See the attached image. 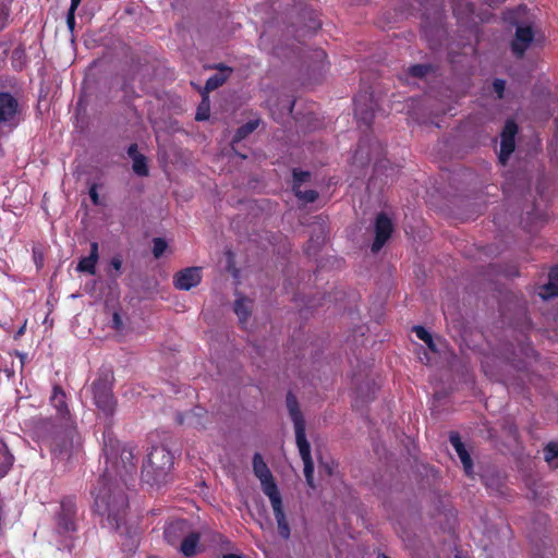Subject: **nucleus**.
I'll list each match as a JSON object with an SVG mask.
<instances>
[{
  "mask_svg": "<svg viewBox=\"0 0 558 558\" xmlns=\"http://www.w3.org/2000/svg\"><path fill=\"white\" fill-rule=\"evenodd\" d=\"M124 486L118 478L100 476L92 489L96 511L106 519L108 527L116 531L124 524L129 506Z\"/></svg>",
  "mask_w": 558,
  "mask_h": 558,
  "instance_id": "nucleus-1",
  "label": "nucleus"
},
{
  "mask_svg": "<svg viewBox=\"0 0 558 558\" xmlns=\"http://www.w3.org/2000/svg\"><path fill=\"white\" fill-rule=\"evenodd\" d=\"M104 456L106 462L105 473L101 476L118 478L125 483V476L133 473L136 468L133 448L121 445L109 430L104 433Z\"/></svg>",
  "mask_w": 558,
  "mask_h": 558,
  "instance_id": "nucleus-2",
  "label": "nucleus"
},
{
  "mask_svg": "<svg viewBox=\"0 0 558 558\" xmlns=\"http://www.w3.org/2000/svg\"><path fill=\"white\" fill-rule=\"evenodd\" d=\"M286 404L294 425L296 446L304 463V475L306 483L311 488H315L314 463L311 456V445L306 439L305 420L300 410L298 399L291 391L287 393Z\"/></svg>",
  "mask_w": 558,
  "mask_h": 558,
  "instance_id": "nucleus-3",
  "label": "nucleus"
},
{
  "mask_svg": "<svg viewBox=\"0 0 558 558\" xmlns=\"http://www.w3.org/2000/svg\"><path fill=\"white\" fill-rule=\"evenodd\" d=\"M173 465V456L165 447H155L142 468V480L150 486H160L168 482Z\"/></svg>",
  "mask_w": 558,
  "mask_h": 558,
  "instance_id": "nucleus-4",
  "label": "nucleus"
},
{
  "mask_svg": "<svg viewBox=\"0 0 558 558\" xmlns=\"http://www.w3.org/2000/svg\"><path fill=\"white\" fill-rule=\"evenodd\" d=\"M81 447V436L76 432L74 423H65L64 435H57L53 438L51 447L52 459L66 468L71 459L80 453Z\"/></svg>",
  "mask_w": 558,
  "mask_h": 558,
  "instance_id": "nucleus-5",
  "label": "nucleus"
},
{
  "mask_svg": "<svg viewBox=\"0 0 558 558\" xmlns=\"http://www.w3.org/2000/svg\"><path fill=\"white\" fill-rule=\"evenodd\" d=\"M92 390L96 407L107 418H110L114 414L117 401L108 376L96 379L92 385Z\"/></svg>",
  "mask_w": 558,
  "mask_h": 558,
  "instance_id": "nucleus-6",
  "label": "nucleus"
},
{
  "mask_svg": "<svg viewBox=\"0 0 558 558\" xmlns=\"http://www.w3.org/2000/svg\"><path fill=\"white\" fill-rule=\"evenodd\" d=\"M77 530V508L75 502L63 499L60 509L56 513V532L61 536L71 537Z\"/></svg>",
  "mask_w": 558,
  "mask_h": 558,
  "instance_id": "nucleus-7",
  "label": "nucleus"
},
{
  "mask_svg": "<svg viewBox=\"0 0 558 558\" xmlns=\"http://www.w3.org/2000/svg\"><path fill=\"white\" fill-rule=\"evenodd\" d=\"M21 122L19 99L9 92L0 90V128L13 129Z\"/></svg>",
  "mask_w": 558,
  "mask_h": 558,
  "instance_id": "nucleus-8",
  "label": "nucleus"
},
{
  "mask_svg": "<svg viewBox=\"0 0 558 558\" xmlns=\"http://www.w3.org/2000/svg\"><path fill=\"white\" fill-rule=\"evenodd\" d=\"M253 472L260 481L262 489L267 497L280 493L268 465L258 452L253 457Z\"/></svg>",
  "mask_w": 558,
  "mask_h": 558,
  "instance_id": "nucleus-9",
  "label": "nucleus"
},
{
  "mask_svg": "<svg viewBox=\"0 0 558 558\" xmlns=\"http://www.w3.org/2000/svg\"><path fill=\"white\" fill-rule=\"evenodd\" d=\"M535 38L533 22L515 28L514 36L510 43L513 56L522 59Z\"/></svg>",
  "mask_w": 558,
  "mask_h": 558,
  "instance_id": "nucleus-10",
  "label": "nucleus"
},
{
  "mask_svg": "<svg viewBox=\"0 0 558 558\" xmlns=\"http://www.w3.org/2000/svg\"><path fill=\"white\" fill-rule=\"evenodd\" d=\"M392 232V222L384 214H379L375 220V240L372 244V252L377 253L385 245Z\"/></svg>",
  "mask_w": 558,
  "mask_h": 558,
  "instance_id": "nucleus-11",
  "label": "nucleus"
},
{
  "mask_svg": "<svg viewBox=\"0 0 558 558\" xmlns=\"http://www.w3.org/2000/svg\"><path fill=\"white\" fill-rule=\"evenodd\" d=\"M518 132V126L513 121H507L501 132L499 160L506 163L510 155L513 153L515 144L514 136Z\"/></svg>",
  "mask_w": 558,
  "mask_h": 558,
  "instance_id": "nucleus-12",
  "label": "nucleus"
},
{
  "mask_svg": "<svg viewBox=\"0 0 558 558\" xmlns=\"http://www.w3.org/2000/svg\"><path fill=\"white\" fill-rule=\"evenodd\" d=\"M202 281V268L189 267L179 272L173 277V284L177 289L189 291L196 287Z\"/></svg>",
  "mask_w": 558,
  "mask_h": 558,
  "instance_id": "nucleus-13",
  "label": "nucleus"
},
{
  "mask_svg": "<svg viewBox=\"0 0 558 558\" xmlns=\"http://www.w3.org/2000/svg\"><path fill=\"white\" fill-rule=\"evenodd\" d=\"M274 510L275 519L278 526V532L281 537L288 539L290 537V527L283 511L281 494H276L268 497Z\"/></svg>",
  "mask_w": 558,
  "mask_h": 558,
  "instance_id": "nucleus-14",
  "label": "nucleus"
},
{
  "mask_svg": "<svg viewBox=\"0 0 558 558\" xmlns=\"http://www.w3.org/2000/svg\"><path fill=\"white\" fill-rule=\"evenodd\" d=\"M190 531V524L186 520H175L165 527V539L172 546L178 545Z\"/></svg>",
  "mask_w": 558,
  "mask_h": 558,
  "instance_id": "nucleus-15",
  "label": "nucleus"
},
{
  "mask_svg": "<svg viewBox=\"0 0 558 558\" xmlns=\"http://www.w3.org/2000/svg\"><path fill=\"white\" fill-rule=\"evenodd\" d=\"M502 20L515 28L532 23L529 16V9L524 4L504 11Z\"/></svg>",
  "mask_w": 558,
  "mask_h": 558,
  "instance_id": "nucleus-16",
  "label": "nucleus"
},
{
  "mask_svg": "<svg viewBox=\"0 0 558 558\" xmlns=\"http://www.w3.org/2000/svg\"><path fill=\"white\" fill-rule=\"evenodd\" d=\"M65 392L60 386H54L52 389V395L50 397V402L52 407L57 410V413L60 418L66 420L65 423H73L70 418V411L66 404Z\"/></svg>",
  "mask_w": 558,
  "mask_h": 558,
  "instance_id": "nucleus-17",
  "label": "nucleus"
},
{
  "mask_svg": "<svg viewBox=\"0 0 558 558\" xmlns=\"http://www.w3.org/2000/svg\"><path fill=\"white\" fill-rule=\"evenodd\" d=\"M449 440H450V444L452 445V447L454 448L458 457L460 458L461 463L463 464L465 473L468 475H471L472 474V470H473V461H472V458H471L470 453L465 449L463 442L461 441V438H460L459 434L458 433H451L450 436H449Z\"/></svg>",
  "mask_w": 558,
  "mask_h": 558,
  "instance_id": "nucleus-18",
  "label": "nucleus"
},
{
  "mask_svg": "<svg viewBox=\"0 0 558 558\" xmlns=\"http://www.w3.org/2000/svg\"><path fill=\"white\" fill-rule=\"evenodd\" d=\"M99 254H98V243L93 242L90 244V252L89 255L86 257H83L78 264H77V271L81 272H88L90 275H95L96 272V264L98 262Z\"/></svg>",
  "mask_w": 558,
  "mask_h": 558,
  "instance_id": "nucleus-19",
  "label": "nucleus"
},
{
  "mask_svg": "<svg viewBox=\"0 0 558 558\" xmlns=\"http://www.w3.org/2000/svg\"><path fill=\"white\" fill-rule=\"evenodd\" d=\"M201 536L197 532H191L184 536V538L180 543L179 550L185 557H192L197 554L198 543Z\"/></svg>",
  "mask_w": 558,
  "mask_h": 558,
  "instance_id": "nucleus-20",
  "label": "nucleus"
},
{
  "mask_svg": "<svg viewBox=\"0 0 558 558\" xmlns=\"http://www.w3.org/2000/svg\"><path fill=\"white\" fill-rule=\"evenodd\" d=\"M14 461L15 458L8 448V445L2 438H0V480L10 472Z\"/></svg>",
  "mask_w": 558,
  "mask_h": 558,
  "instance_id": "nucleus-21",
  "label": "nucleus"
},
{
  "mask_svg": "<svg viewBox=\"0 0 558 558\" xmlns=\"http://www.w3.org/2000/svg\"><path fill=\"white\" fill-rule=\"evenodd\" d=\"M217 69L219 70L218 73H215L210 77L207 78L205 83V92H211L220 87L225 84V82L228 80L231 69L227 68L225 65H218Z\"/></svg>",
  "mask_w": 558,
  "mask_h": 558,
  "instance_id": "nucleus-22",
  "label": "nucleus"
},
{
  "mask_svg": "<svg viewBox=\"0 0 558 558\" xmlns=\"http://www.w3.org/2000/svg\"><path fill=\"white\" fill-rule=\"evenodd\" d=\"M362 98H366V96L359 97L354 100V113L357 119L362 120L366 125H369L374 118V111L372 107L363 102Z\"/></svg>",
  "mask_w": 558,
  "mask_h": 558,
  "instance_id": "nucleus-23",
  "label": "nucleus"
},
{
  "mask_svg": "<svg viewBox=\"0 0 558 558\" xmlns=\"http://www.w3.org/2000/svg\"><path fill=\"white\" fill-rule=\"evenodd\" d=\"M541 296L545 300L558 295V268H554L549 272V281L543 287Z\"/></svg>",
  "mask_w": 558,
  "mask_h": 558,
  "instance_id": "nucleus-24",
  "label": "nucleus"
},
{
  "mask_svg": "<svg viewBox=\"0 0 558 558\" xmlns=\"http://www.w3.org/2000/svg\"><path fill=\"white\" fill-rule=\"evenodd\" d=\"M234 312L240 322L245 323L251 314L250 301L244 298L236 299L234 302Z\"/></svg>",
  "mask_w": 558,
  "mask_h": 558,
  "instance_id": "nucleus-25",
  "label": "nucleus"
},
{
  "mask_svg": "<svg viewBox=\"0 0 558 558\" xmlns=\"http://www.w3.org/2000/svg\"><path fill=\"white\" fill-rule=\"evenodd\" d=\"M257 126H258L257 120H252V121L246 122L245 124H243L242 126H240L236 130L235 135H234V141L235 142L242 141L247 135L253 133L257 129Z\"/></svg>",
  "mask_w": 558,
  "mask_h": 558,
  "instance_id": "nucleus-26",
  "label": "nucleus"
},
{
  "mask_svg": "<svg viewBox=\"0 0 558 558\" xmlns=\"http://www.w3.org/2000/svg\"><path fill=\"white\" fill-rule=\"evenodd\" d=\"M133 171L141 177L148 175V166L147 160L144 155H136V157L133 158Z\"/></svg>",
  "mask_w": 558,
  "mask_h": 558,
  "instance_id": "nucleus-27",
  "label": "nucleus"
},
{
  "mask_svg": "<svg viewBox=\"0 0 558 558\" xmlns=\"http://www.w3.org/2000/svg\"><path fill=\"white\" fill-rule=\"evenodd\" d=\"M293 191L298 198L304 201L305 203H313L317 199L318 193L314 190L301 191L296 184H293Z\"/></svg>",
  "mask_w": 558,
  "mask_h": 558,
  "instance_id": "nucleus-28",
  "label": "nucleus"
},
{
  "mask_svg": "<svg viewBox=\"0 0 558 558\" xmlns=\"http://www.w3.org/2000/svg\"><path fill=\"white\" fill-rule=\"evenodd\" d=\"M544 458H545L546 462L557 466V463L555 461H556V459H558V444H556V442L548 444L546 446V448L544 449Z\"/></svg>",
  "mask_w": 558,
  "mask_h": 558,
  "instance_id": "nucleus-29",
  "label": "nucleus"
},
{
  "mask_svg": "<svg viewBox=\"0 0 558 558\" xmlns=\"http://www.w3.org/2000/svg\"><path fill=\"white\" fill-rule=\"evenodd\" d=\"M153 246V254L155 258H160L165 251L167 250V242L162 238H155Z\"/></svg>",
  "mask_w": 558,
  "mask_h": 558,
  "instance_id": "nucleus-30",
  "label": "nucleus"
},
{
  "mask_svg": "<svg viewBox=\"0 0 558 558\" xmlns=\"http://www.w3.org/2000/svg\"><path fill=\"white\" fill-rule=\"evenodd\" d=\"M209 118V101L208 98H204L201 106L197 109L195 119L197 121H205Z\"/></svg>",
  "mask_w": 558,
  "mask_h": 558,
  "instance_id": "nucleus-31",
  "label": "nucleus"
},
{
  "mask_svg": "<svg viewBox=\"0 0 558 558\" xmlns=\"http://www.w3.org/2000/svg\"><path fill=\"white\" fill-rule=\"evenodd\" d=\"M430 70L429 65L415 64L409 68V73L414 77H424Z\"/></svg>",
  "mask_w": 558,
  "mask_h": 558,
  "instance_id": "nucleus-32",
  "label": "nucleus"
},
{
  "mask_svg": "<svg viewBox=\"0 0 558 558\" xmlns=\"http://www.w3.org/2000/svg\"><path fill=\"white\" fill-rule=\"evenodd\" d=\"M10 17V7L7 3L0 4V31H2L9 21Z\"/></svg>",
  "mask_w": 558,
  "mask_h": 558,
  "instance_id": "nucleus-33",
  "label": "nucleus"
},
{
  "mask_svg": "<svg viewBox=\"0 0 558 558\" xmlns=\"http://www.w3.org/2000/svg\"><path fill=\"white\" fill-rule=\"evenodd\" d=\"M280 102L282 104V111L278 117H275V119H279L283 116L290 114L294 106V101L289 99V97H284L283 99L280 100Z\"/></svg>",
  "mask_w": 558,
  "mask_h": 558,
  "instance_id": "nucleus-34",
  "label": "nucleus"
},
{
  "mask_svg": "<svg viewBox=\"0 0 558 558\" xmlns=\"http://www.w3.org/2000/svg\"><path fill=\"white\" fill-rule=\"evenodd\" d=\"M310 172L307 171H298V170H294L293 171V179H294V184L298 185V187H300L301 183L307 181L310 179Z\"/></svg>",
  "mask_w": 558,
  "mask_h": 558,
  "instance_id": "nucleus-35",
  "label": "nucleus"
},
{
  "mask_svg": "<svg viewBox=\"0 0 558 558\" xmlns=\"http://www.w3.org/2000/svg\"><path fill=\"white\" fill-rule=\"evenodd\" d=\"M413 331L420 340L424 342L430 340L432 335L423 326H414Z\"/></svg>",
  "mask_w": 558,
  "mask_h": 558,
  "instance_id": "nucleus-36",
  "label": "nucleus"
},
{
  "mask_svg": "<svg viewBox=\"0 0 558 558\" xmlns=\"http://www.w3.org/2000/svg\"><path fill=\"white\" fill-rule=\"evenodd\" d=\"M77 8H73V5L70 4L68 14H66V25L68 28L73 32L75 27V11Z\"/></svg>",
  "mask_w": 558,
  "mask_h": 558,
  "instance_id": "nucleus-37",
  "label": "nucleus"
},
{
  "mask_svg": "<svg viewBox=\"0 0 558 558\" xmlns=\"http://www.w3.org/2000/svg\"><path fill=\"white\" fill-rule=\"evenodd\" d=\"M493 87H494V90L496 92V94L498 95V98H502L505 87H506V82L504 80L496 78L493 83Z\"/></svg>",
  "mask_w": 558,
  "mask_h": 558,
  "instance_id": "nucleus-38",
  "label": "nucleus"
},
{
  "mask_svg": "<svg viewBox=\"0 0 558 558\" xmlns=\"http://www.w3.org/2000/svg\"><path fill=\"white\" fill-rule=\"evenodd\" d=\"M111 327L116 330H121L123 327L121 316L117 312H114L112 315Z\"/></svg>",
  "mask_w": 558,
  "mask_h": 558,
  "instance_id": "nucleus-39",
  "label": "nucleus"
},
{
  "mask_svg": "<svg viewBox=\"0 0 558 558\" xmlns=\"http://www.w3.org/2000/svg\"><path fill=\"white\" fill-rule=\"evenodd\" d=\"M203 412H204V410L202 408H196V409L190 411L189 413H186L185 417L190 424H193V418L202 416Z\"/></svg>",
  "mask_w": 558,
  "mask_h": 558,
  "instance_id": "nucleus-40",
  "label": "nucleus"
},
{
  "mask_svg": "<svg viewBox=\"0 0 558 558\" xmlns=\"http://www.w3.org/2000/svg\"><path fill=\"white\" fill-rule=\"evenodd\" d=\"M110 265L112 266L113 269L119 271L122 267V260L120 257H113L110 262Z\"/></svg>",
  "mask_w": 558,
  "mask_h": 558,
  "instance_id": "nucleus-41",
  "label": "nucleus"
},
{
  "mask_svg": "<svg viewBox=\"0 0 558 558\" xmlns=\"http://www.w3.org/2000/svg\"><path fill=\"white\" fill-rule=\"evenodd\" d=\"M89 196H90V198H92V201H93V203H94L95 205H98V204H99V196H98V193H97V191H96V187H95V186H93V187L89 190Z\"/></svg>",
  "mask_w": 558,
  "mask_h": 558,
  "instance_id": "nucleus-42",
  "label": "nucleus"
},
{
  "mask_svg": "<svg viewBox=\"0 0 558 558\" xmlns=\"http://www.w3.org/2000/svg\"><path fill=\"white\" fill-rule=\"evenodd\" d=\"M128 155L133 159L134 157H136V155H141L138 151H137V145L136 144H132L129 148H128Z\"/></svg>",
  "mask_w": 558,
  "mask_h": 558,
  "instance_id": "nucleus-43",
  "label": "nucleus"
},
{
  "mask_svg": "<svg viewBox=\"0 0 558 558\" xmlns=\"http://www.w3.org/2000/svg\"><path fill=\"white\" fill-rule=\"evenodd\" d=\"M425 343L427 344L429 350H432L433 352H437V348H436V344H435V342L433 340V337H430V340L426 341Z\"/></svg>",
  "mask_w": 558,
  "mask_h": 558,
  "instance_id": "nucleus-44",
  "label": "nucleus"
},
{
  "mask_svg": "<svg viewBox=\"0 0 558 558\" xmlns=\"http://www.w3.org/2000/svg\"><path fill=\"white\" fill-rule=\"evenodd\" d=\"M357 395H359V397H361L364 400H367L369 398L368 395L364 393L363 387L357 388Z\"/></svg>",
  "mask_w": 558,
  "mask_h": 558,
  "instance_id": "nucleus-45",
  "label": "nucleus"
},
{
  "mask_svg": "<svg viewBox=\"0 0 558 558\" xmlns=\"http://www.w3.org/2000/svg\"><path fill=\"white\" fill-rule=\"evenodd\" d=\"M490 5H498L504 3L506 0H487Z\"/></svg>",
  "mask_w": 558,
  "mask_h": 558,
  "instance_id": "nucleus-46",
  "label": "nucleus"
},
{
  "mask_svg": "<svg viewBox=\"0 0 558 558\" xmlns=\"http://www.w3.org/2000/svg\"><path fill=\"white\" fill-rule=\"evenodd\" d=\"M24 330H25V326H22V327L17 330V332H16V335H15V338H17V337L22 336V335L24 333Z\"/></svg>",
  "mask_w": 558,
  "mask_h": 558,
  "instance_id": "nucleus-47",
  "label": "nucleus"
},
{
  "mask_svg": "<svg viewBox=\"0 0 558 558\" xmlns=\"http://www.w3.org/2000/svg\"><path fill=\"white\" fill-rule=\"evenodd\" d=\"M81 1L82 0H71V5H73V8H78Z\"/></svg>",
  "mask_w": 558,
  "mask_h": 558,
  "instance_id": "nucleus-48",
  "label": "nucleus"
},
{
  "mask_svg": "<svg viewBox=\"0 0 558 558\" xmlns=\"http://www.w3.org/2000/svg\"><path fill=\"white\" fill-rule=\"evenodd\" d=\"M223 558H242V557L239 555H234V554H228V555H225Z\"/></svg>",
  "mask_w": 558,
  "mask_h": 558,
  "instance_id": "nucleus-49",
  "label": "nucleus"
},
{
  "mask_svg": "<svg viewBox=\"0 0 558 558\" xmlns=\"http://www.w3.org/2000/svg\"><path fill=\"white\" fill-rule=\"evenodd\" d=\"M325 469H326V472H327L328 475H330L332 473V470H331L330 466L326 465Z\"/></svg>",
  "mask_w": 558,
  "mask_h": 558,
  "instance_id": "nucleus-50",
  "label": "nucleus"
},
{
  "mask_svg": "<svg viewBox=\"0 0 558 558\" xmlns=\"http://www.w3.org/2000/svg\"><path fill=\"white\" fill-rule=\"evenodd\" d=\"M178 421L180 424H183L184 423V417L182 415H179L178 416Z\"/></svg>",
  "mask_w": 558,
  "mask_h": 558,
  "instance_id": "nucleus-51",
  "label": "nucleus"
},
{
  "mask_svg": "<svg viewBox=\"0 0 558 558\" xmlns=\"http://www.w3.org/2000/svg\"><path fill=\"white\" fill-rule=\"evenodd\" d=\"M16 354L20 356V360H22V361L25 357V354H23V353L17 352Z\"/></svg>",
  "mask_w": 558,
  "mask_h": 558,
  "instance_id": "nucleus-52",
  "label": "nucleus"
},
{
  "mask_svg": "<svg viewBox=\"0 0 558 558\" xmlns=\"http://www.w3.org/2000/svg\"><path fill=\"white\" fill-rule=\"evenodd\" d=\"M378 558H390V557L386 556L385 554H380V555H378Z\"/></svg>",
  "mask_w": 558,
  "mask_h": 558,
  "instance_id": "nucleus-53",
  "label": "nucleus"
}]
</instances>
